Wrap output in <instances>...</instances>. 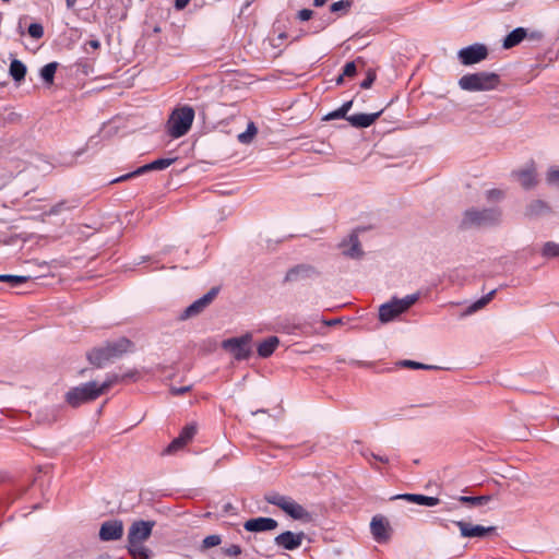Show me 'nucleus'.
Returning a JSON list of instances; mask_svg holds the SVG:
<instances>
[{"instance_id":"nucleus-1","label":"nucleus","mask_w":559,"mask_h":559,"mask_svg":"<svg viewBox=\"0 0 559 559\" xmlns=\"http://www.w3.org/2000/svg\"><path fill=\"white\" fill-rule=\"evenodd\" d=\"M131 376V373H128L123 377H119L118 374L112 373L108 374L106 380L102 384H98L96 381L80 384L78 386L70 389L66 393V401L72 407H78L84 403L96 400L114 384L118 383L123 378Z\"/></svg>"},{"instance_id":"nucleus-2","label":"nucleus","mask_w":559,"mask_h":559,"mask_svg":"<svg viewBox=\"0 0 559 559\" xmlns=\"http://www.w3.org/2000/svg\"><path fill=\"white\" fill-rule=\"evenodd\" d=\"M154 521L138 520L134 521L128 531V551L134 558L148 559L151 551L144 546V543L151 537Z\"/></svg>"},{"instance_id":"nucleus-3","label":"nucleus","mask_w":559,"mask_h":559,"mask_svg":"<svg viewBox=\"0 0 559 559\" xmlns=\"http://www.w3.org/2000/svg\"><path fill=\"white\" fill-rule=\"evenodd\" d=\"M132 344L127 338L107 343L105 346L93 348L87 353L88 361L97 368L106 366L108 362L121 357L124 353L129 352Z\"/></svg>"},{"instance_id":"nucleus-4","label":"nucleus","mask_w":559,"mask_h":559,"mask_svg":"<svg viewBox=\"0 0 559 559\" xmlns=\"http://www.w3.org/2000/svg\"><path fill=\"white\" fill-rule=\"evenodd\" d=\"M502 221V212L498 207L477 209L472 207L463 213L461 225L471 227H492Z\"/></svg>"},{"instance_id":"nucleus-5","label":"nucleus","mask_w":559,"mask_h":559,"mask_svg":"<svg viewBox=\"0 0 559 559\" xmlns=\"http://www.w3.org/2000/svg\"><path fill=\"white\" fill-rule=\"evenodd\" d=\"M457 84L466 92H488L499 86L500 76L493 72L481 71L461 76Z\"/></svg>"},{"instance_id":"nucleus-6","label":"nucleus","mask_w":559,"mask_h":559,"mask_svg":"<svg viewBox=\"0 0 559 559\" xmlns=\"http://www.w3.org/2000/svg\"><path fill=\"white\" fill-rule=\"evenodd\" d=\"M194 119V110L190 106H182L175 109L167 122L168 134L178 139L183 136L190 130Z\"/></svg>"},{"instance_id":"nucleus-7","label":"nucleus","mask_w":559,"mask_h":559,"mask_svg":"<svg viewBox=\"0 0 559 559\" xmlns=\"http://www.w3.org/2000/svg\"><path fill=\"white\" fill-rule=\"evenodd\" d=\"M264 499L270 504L278 507L295 520L309 521L311 519L310 513L301 504L288 496H284L278 492H269L265 495Z\"/></svg>"},{"instance_id":"nucleus-8","label":"nucleus","mask_w":559,"mask_h":559,"mask_svg":"<svg viewBox=\"0 0 559 559\" xmlns=\"http://www.w3.org/2000/svg\"><path fill=\"white\" fill-rule=\"evenodd\" d=\"M419 298L418 294L407 295L403 298H393L379 308V320L388 323L411 308Z\"/></svg>"},{"instance_id":"nucleus-9","label":"nucleus","mask_w":559,"mask_h":559,"mask_svg":"<svg viewBox=\"0 0 559 559\" xmlns=\"http://www.w3.org/2000/svg\"><path fill=\"white\" fill-rule=\"evenodd\" d=\"M252 334L246 333L239 337L223 341L222 347L228 350L237 360L248 359L252 353Z\"/></svg>"},{"instance_id":"nucleus-10","label":"nucleus","mask_w":559,"mask_h":559,"mask_svg":"<svg viewBox=\"0 0 559 559\" xmlns=\"http://www.w3.org/2000/svg\"><path fill=\"white\" fill-rule=\"evenodd\" d=\"M488 56V49L483 44H474L459 50L457 58L464 66H472L485 60Z\"/></svg>"},{"instance_id":"nucleus-11","label":"nucleus","mask_w":559,"mask_h":559,"mask_svg":"<svg viewBox=\"0 0 559 559\" xmlns=\"http://www.w3.org/2000/svg\"><path fill=\"white\" fill-rule=\"evenodd\" d=\"M123 532L121 520H108L102 523L98 536L102 542H115L123 536Z\"/></svg>"},{"instance_id":"nucleus-12","label":"nucleus","mask_w":559,"mask_h":559,"mask_svg":"<svg viewBox=\"0 0 559 559\" xmlns=\"http://www.w3.org/2000/svg\"><path fill=\"white\" fill-rule=\"evenodd\" d=\"M217 294L216 288H212L209 293H206L201 298L193 301L189 307H187L179 316L180 320H187L200 314L214 299Z\"/></svg>"},{"instance_id":"nucleus-13","label":"nucleus","mask_w":559,"mask_h":559,"mask_svg":"<svg viewBox=\"0 0 559 559\" xmlns=\"http://www.w3.org/2000/svg\"><path fill=\"white\" fill-rule=\"evenodd\" d=\"M176 160V158H158L150 164H146L142 167H139L136 170L132 171V173H129L127 175H123L115 180H112V182H119V181H123V180H127L129 178H132V177H135V176H139V175H142L148 170H163V169H166L167 167H169Z\"/></svg>"},{"instance_id":"nucleus-14","label":"nucleus","mask_w":559,"mask_h":559,"mask_svg":"<svg viewBox=\"0 0 559 559\" xmlns=\"http://www.w3.org/2000/svg\"><path fill=\"white\" fill-rule=\"evenodd\" d=\"M305 534L302 532L294 533L290 531H286L277 535L274 539V543L275 545L282 547L285 550H295L301 546Z\"/></svg>"},{"instance_id":"nucleus-15","label":"nucleus","mask_w":559,"mask_h":559,"mask_svg":"<svg viewBox=\"0 0 559 559\" xmlns=\"http://www.w3.org/2000/svg\"><path fill=\"white\" fill-rule=\"evenodd\" d=\"M454 524L460 528L462 537H485L488 533L493 532V526L473 525L465 521H455Z\"/></svg>"},{"instance_id":"nucleus-16","label":"nucleus","mask_w":559,"mask_h":559,"mask_svg":"<svg viewBox=\"0 0 559 559\" xmlns=\"http://www.w3.org/2000/svg\"><path fill=\"white\" fill-rule=\"evenodd\" d=\"M278 526L276 520L272 518H254L245 522L243 527L248 532H266L273 531Z\"/></svg>"},{"instance_id":"nucleus-17","label":"nucleus","mask_w":559,"mask_h":559,"mask_svg":"<svg viewBox=\"0 0 559 559\" xmlns=\"http://www.w3.org/2000/svg\"><path fill=\"white\" fill-rule=\"evenodd\" d=\"M318 274L317 270L310 264H299L295 267H292L286 273V281L288 282H298L301 280L312 278Z\"/></svg>"},{"instance_id":"nucleus-18","label":"nucleus","mask_w":559,"mask_h":559,"mask_svg":"<svg viewBox=\"0 0 559 559\" xmlns=\"http://www.w3.org/2000/svg\"><path fill=\"white\" fill-rule=\"evenodd\" d=\"M340 247L342 248V253L352 259H358L364 253L356 234H350L341 242Z\"/></svg>"},{"instance_id":"nucleus-19","label":"nucleus","mask_w":559,"mask_h":559,"mask_svg":"<svg viewBox=\"0 0 559 559\" xmlns=\"http://www.w3.org/2000/svg\"><path fill=\"white\" fill-rule=\"evenodd\" d=\"M514 176L523 188L530 189L534 187L537 182L535 164L533 162L527 164L522 169L515 171Z\"/></svg>"},{"instance_id":"nucleus-20","label":"nucleus","mask_w":559,"mask_h":559,"mask_svg":"<svg viewBox=\"0 0 559 559\" xmlns=\"http://www.w3.org/2000/svg\"><path fill=\"white\" fill-rule=\"evenodd\" d=\"M370 530L377 542H385L389 539V523L382 516H373L370 523Z\"/></svg>"},{"instance_id":"nucleus-21","label":"nucleus","mask_w":559,"mask_h":559,"mask_svg":"<svg viewBox=\"0 0 559 559\" xmlns=\"http://www.w3.org/2000/svg\"><path fill=\"white\" fill-rule=\"evenodd\" d=\"M381 114V110L374 114H356L348 116L347 121L355 128H368L380 117Z\"/></svg>"},{"instance_id":"nucleus-22","label":"nucleus","mask_w":559,"mask_h":559,"mask_svg":"<svg viewBox=\"0 0 559 559\" xmlns=\"http://www.w3.org/2000/svg\"><path fill=\"white\" fill-rule=\"evenodd\" d=\"M393 499H402L407 502L420 504V506H427V507H435L439 503V499L436 497H428L424 495H417V493H402L393 497Z\"/></svg>"},{"instance_id":"nucleus-23","label":"nucleus","mask_w":559,"mask_h":559,"mask_svg":"<svg viewBox=\"0 0 559 559\" xmlns=\"http://www.w3.org/2000/svg\"><path fill=\"white\" fill-rule=\"evenodd\" d=\"M280 345V338L277 336H269L258 345V355L262 358L270 357L277 346Z\"/></svg>"},{"instance_id":"nucleus-24","label":"nucleus","mask_w":559,"mask_h":559,"mask_svg":"<svg viewBox=\"0 0 559 559\" xmlns=\"http://www.w3.org/2000/svg\"><path fill=\"white\" fill-rule=\"evenodd\" d=\"M527 35V32L523 27H518L509 33L503 39V48L510 49L516 45H519Z\"/></svg>"},{"instance_id":"nucleus-25","label":"nucleus","mask_w":559,"mask_h":559,"mask_svg":"<svg viewBox=\"0 0 559 559\" xmlns=\"http://www.w3.org/2000/svg\"><path fill=\"white\" fill-rule=\"evenodd\" d=\"M78 207V202L75 200H62L52 205L47 212H45V215L47 216H53V215H60L63 212L71 211L73 209Z\"/></svg>"},{"instance_id":"nucleus-26","label":"nucleus","mask_w":559,"mask_h":559,"mask_svg":"<svg viewBox=\"0 0 559 559\" xmlns=\"http://www.w3.org/2000/svg\"><path fill=\"white\" fill-rule=\"evenodd\" d=\"M496 290L489 292L487 295L483 296L480 299L474 301L472 305H469L466 310L462 313V317L471 316L478 310L483 309L495 296Z\"/></svg>"},{"instance_id":"nucleus-27","label":"nucleus","mask_w":559,"mask_h":559,"mask_svg":"<svg viewBox=\"0 0 559 559\" xmlns=\"http://www.w3.org/2000/svg\"><path fill=\"white\" fill-rule=\"evenodd\" d=\"M26 71V66L22 61L17 59H13L11 61L9 73L15 82L20 83L23 81L25 79Z\"/></svg>"},{"instance_id":"nucleus-28","label":"nucleus","mask_w":559,"mask_h":559,"mask_svg":"<svg viewBox=\"0 0 559 559\" xmlns=\"http://www.w3.org/2000/svg\"><path fill=\"white\" fill-rule=\"evenodd\" d=\"M352 106H353V100H348V102L344 103L336 110H333V111L329 112L328 115H325L323 119L326 121L335 120V119H346L347 120V117H348L347 112L349 111Z\"/></svg>"},{"instance_id":"nucleus-29","label":"nucleus","mask_w":559,"mask_h":559,"mask_svg":"<svg viewBox=\"0 0 559 559\" xmlns=\"http://www.w3.org/2000/svg\"><path fill=\"white\" fill-rule=\"evenodd\" d=\"M57 68V62L47 63L41 68L40 78L44 80V82H46L47 84H52Z\"/></svg>"},{"instance_id":"nucleus-30","label":"nucleus","mask_w":559,"mask_h":559,"mask_svg":"<svg viewBox=\"0 0 559 559\" xmlns=\"http://www.w3.org/2000/svg\"><path fill=\"white\" fill-rule=\"evenodd\" d=\"M491 500V496H478V497H471V496H461L459 497V501L462 503H468L474 507H480L486 503H488Z\"/></svg>"},{"instance_id":"nucleus-31","label":"nucleus","mask_w":559,"mask_h":559,"mask_svg":"<svg viewBox=\"0 0 559 559\" xmlns=\"http://www.w3.org/2000/svg\"><path fill=\"white\" fill-rule=\"evenodd\" d=\"M257 132H258V129L254 126V123L249 122L246 131L238 134V141L242 144H249L253 140Z\"/></svg>"},{"instance_id":"nucleus-32","label":"nucleus","mask_w":559,"mask_h":559,"mask_svg":"<svg viewBox=\"0 0 559 559\" xmlns=\"http://www.w3.org/2000/svg\"><path fill=\"white\" fill-rule=\"evenodd\" d=\"M547 210V206L546 204L543 202V201H539V200H536V201H533L526 209V212L525 214L527 216H535V215H539L542 214L543 212H545Z\"/></svg>"},{"instance_id":"nucleus-33","label":"nucleus","mask_w":559,"mask_h":559,"mask_svg":"<svg viewBox=\"0 0 559 559\" xmlns=\"http://www.w3.org/2000/svg\"><path fill=\"white\" fill-rule=\"evenodd\" d=\"M542 254L545 258L559 257V243L554 241H547L543 247Z\"/></svg>"},{"instance_id":"nucleus-34","label":"nucleus","mask_w":559,"mask_h":559,"mask_svg":"<svg viewBox=\"0 0 559 559\" xmlns=\"http://www.w3.org/2000/svg\"><path fill=\"white\" fill-rule=\"evenodd\" d=\"M27 280H28L27 276L9 275V274L0 275V282H7L10 284L11 287L20 286L21 284L25 283Z\"/></svg>"},{"instance_id":"nucleus-35","label":"nucleus","mask_w":559,"mask_h":559,"mask_svg":"<svg viewBox=\"0 0 559 559\" xmlns=\"http://www.w3.org/2000/svg\"><path fill=\"white\" fill-rule=\"evenodd\" d=\"M195 432H197V426L191 424V425L186 426L181 430L179 437L187 444L194 437Z\"/></svg>"},{"instance_id":"nucleus-36","label":"nucleus","mask_w":559,"mask_h":559,"mask_svg":"<svg viewBox=\"0 0 559 559\" xmlns=\"http://www.w3.org/2000/svg\"><path fill=\"white\" fill-rule=\"evenodd\" d=\"M222 543V538L219 535H209L202 542V549H209L212 547H216Z\"/></svg>"},{"instance_id":"nucleus-37","label":"nucleus","mask_w":559,"mask_h":559,"mask_svg":"<svg viewBox=\"0 0 559 559\" xmlns=\"http://www.w3.org/2000/svg\"><path fill=\"white\" fill-rule=\"evenodd\" d=\"M546 179L549 185L559 187V167L549 168Z\"/></svg>"},{"instance_id":"nucleus-38","label":"nucleus","mask_w":559,"mask_h":559,"mask_svg":"<svg viewBox=\"0 0 559 559\" xmlns=\"http://www.w3.org/2000/svg\"><path fill=\"white\" fill-rule=\"evenodd\" d=\"M28 34L33 37V38H40L43 37L44 35V28L40 24L38 23H32L29 26H28Z\"/></svg>"},{"instance_id":"nucleus-39","label":"nucleus","mask_w":559,"mask_h":559,"mask_svg":"<svg viewBox=\"0 0 559 559\" xmlns=\"http://www.w3.org/2000/svg\"><path fill=\"white\" fill-rule=\"evenodd\" d=\"M401 366L412 368V369H433L435 366L424 365L414 360H403L401 361Z\"/></svg>"},{"instance_id":"nucleus-40","label":"nucleus","mask_w":559,"mask_h":559,"mask_svg":"<svg viewBox=\"0 0 559 559\" xmlns=\"http://www.w3.org/2000/svg\"><path fill=\"white\" fill-rule=\"evenodd\" d=\"M183 445H186V442H183L180 437L174 439L171 443L167 447L166 453L171 454L181 449Z\"/></svg>"},{"instance_id":"nucleus-41","label":"nucleus","mask_w":559,"mask_h":559,"mask_svg":"<svg viewBox=\"0 0 559 559\" xmlns=\"http://www.w3.org/2000/svg\"><path fill=\"white\" fill-rule=\"evenodd\" d=\"M223 550L226 556L230 557H235L241 554V547L238 545H230L228 547H225Z\"/></svg>"},{"instance_id":"nucleus-42","label":"nucleus","mask_w":559,"mask_h":559,"mask_svg":"<svg viewBox=\"0 0 559 559\" xmlns=\"http://www.w3.org/2000/svg\"><path fill=\"white\" fill-rule=\"evenodd\" d=\"M356 74V64L354 61L347 62L343 68V75L354 76Z\"/></svg>"},{"instance_id":"nucleus-43","label":"nucleus","mask_w":559,"mask_h":559,"mask_svg":"<svg viewBox=\"0 0 559 559\" xmlns=\"http://www.w3.org/2000/svg\"><path fill=\"white\" fill-rule=\"evenodd\" d=\"M99 47H100V41L98 39H91V40H88L87 43L84 44L83 50L86 53H90V48L96 50Z\"/></svg>"},{"instance_id":"nucleus-44","label":"nucleus","mask_w":559,"mask_h":559,"mask_svg":"<svg viewBox=\"0 0 559 559\" xmlns=\"http://www.w3.org/2000/svg\"><path fill=\"white\" fill-rule=\"evenodd\" d=\"M376 80V74L371 71L368 72L367 78L360 83L361 88H369Z\"/></svg>"},{"instance_id":"nucleus-45","label":"nucleus","mask_w":559,"mask_h":559,"mask_svg":"<svg viewBox=\"0 0 559 559\" xmlns=\"http://www.w3.org/2000/svg\"><path fill=\"white\" fill-rule=\"evenodd\" d=\"M348 5H349V3L346 1H336L331 4L330 10H331V12H337V11L346 9Z\"/></svg>"},{"instance_id":"nucleus-46","label":"nucleus","mask_w":559,"mask_h":559,"mask_svg":"<svg viewBox=\"0 0 559 559\" xmlns=\"http://www.w3.org/2000/svg\"><path fill=\"white\" fill-rule=\"evenodd\" d=\"M190 389H191L190 385H185V386H180V388L171 386L170 392L173 395H181V394L189 392Z\"/></svg>"},{"instance_id":"nucleus-47","label":"nucleus","mask_w":559,"mask_h":559,"mask_svg":"<svg viewBox=\"0 0 559 559\" xmlns=\"http://www.w3.org/2000/svg\"><path fill=\"white\" fill-rule=\"evenodd\" d=\"M313 12L309 9H302L298 12V19L300 21H308L311 19Z\"/></svg>"},{"instance_id":"nucleus-48","label":"nucleus","mask_w":559,"mask_h":559,"mask_svg":"<svg viewBox=\"0 0 559 559\" xmlns=\"http://www.w3.org/2000/svg\"><path fill=\"white\" fill-rule=\"evenodd\" d=\"M365 457L370 461L371 459L376 460V461H379L381 463H388L389 462V459L386 456H380V455H377L374 453H369V454H364Z\"/></svg>"},{"instance_id":"nucleus-49","label":"nucleus","mask_w":559,"mask_h":559,"mask_svg":"<svg viewBox=\"0 0 559 559\" xmlns=\"http://www.w3.org/2000/svg\"><path fill=\"white\" fill-rule=\"evenodd\" d=\"M189 2L190 0H175V8L176 10H183Z\"/></svg>"},{"instance_id":"nucleus-50","label":"nucleus","mask_w":559,"mask_h":559,"mask_svg":"<svg viewBox=\"0 0 559 559\" xmlns=\"http://www.w3.org/2000/svg\"><path fill=\"white\" fill-rule=\"evenodd\" d=\"M56 419H57L56 411H52L51 416L49 418H41V420L46 421V423H51V421H55Z\"/></svg>"},{"instance_id":"nucleus-51","label":"nucleus","mask_w":559,"mask_h":559,"mask_svg":"<svg viewBox=\"0 0 559 559\" xmlns=\"http://www.w3.org/2000/svg\"><path fill=\"white\" fill-rule=\"evenodd\" d=\"M331 22H332L331 19H326V20L322 21V23L320 24V29L325 28Z\"/></svg>"},{"instance_id":"nucleus-52","label":"nucleus","mask_w":559,"mask_h":559,"mask_svg":"<svg viewBox=\"0 0 559 559\" xmlns=\"http://www.w3.org/2000/svg\"><path fill=\"white\" fill-rule=\"evenodd\" d=\"M326 0H314L313 1V4L316 7H322L323 4H325Z\"/></svg>"},{"instance_id":"nucleus-53","label":"nucleus","mask_w":559,"mask_h":559,"mask_svg":"<svg viewBox=\"0 0 559 559\" xmlns=\"http://www.w3.org/2000/svg\"><path fill=\"white\" fill-rule=\"evenodd\" d=\"M68 9H72L75 4V0H66Z\"/></svg>"},{"instance_id":"nucleus-54","label":"nucleus","mask_w":559,"mask_h":559,"mask_svg":"<svg viewBox=\"0 0 559 559\" xmlns=\"http://www.w3.org/2000/svg\"><path fill=\"white\" fill-rule=\"evenodd\" d=\"M344 76H345V75H343V73H342V74L336 79V84H338V85H340V84H342V83H343V81H344Z\"/></svg>"},{"instance_id":"nucleus-55","label":"nucleus","mask_w":559,"mask_h":559,"mask_svg":"<svg viewBox=\"0 0 559 559\" xmlns=\"http://www.w3.org/2000/svg\"><path fill=\"white\" fill-rule=\"evenodd\" d=\"M258 413H266V411H265V409H259V411H257V412H253L252 414H253V415H255V414H258Z\"/></svg>"},{"instance_id":"nucleus-56","label":"nucleus","mask_w":559,"mask_h":559,"mask_svg":"<svg viewBox=\"0 0 559 559\" xmlns=\"http://www.w3.org/2000/svg\"><path fill=\"white\" fill-rule=\"evenodd\" d=\"M338 322H340V320H332V321H330L328 324H336V323H338Z\"/></svg>"}]
</instances>
